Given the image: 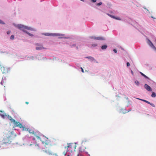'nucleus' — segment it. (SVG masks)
<instances>
[{"mask_svg": "<svg viewBox=\"0 0 156 156\" xmlns=\"http://www.w3.org/2000/svg\"><path fill=\"white\" fill-rule=\"evenodd\" d=\"M0 112H3L2 111H0Z\"/></svg>", "mask_w": 156, "mask_h": 156, "instance_id": "ea45409f", "label": "nucleus"}, {"mask_svg": "<svg viewBox=\"0 0 156 156\" xmlns=\"http://www.w3.org/2000/svg\"><path fill=\"white\" fill-rule=\"evenodd\" d=\"M12 122H13L14 123L15 126L16 127H18L20 128H23V130H26L27 128H24L23 126L22 125L20 122H17L14 120H13V121Z\"/></svg>", "mask_w": 156, "mask_h": 156, "instance_id": "20e7f679", "label": "nucleus"}, {"mask_svg": "<svg viewBox=\"0 0 156 156\" xmlns=\"http://www.w3.org/2000/svg\"><path fill=\"white\" fill-rule=\"evenodd\" d=\"M145 88L148 91H151L152 89L147 84H145L144 85Z\"/></svg>", "mask_w": 156, "mask_h": 156, "instance_id": "f8f14e48", "label": "nucleus"}, {"mask_svg": "<svg viewBox=\"0 0 156 156\" xmlns=\"http://www.w3.org/2000/svg\"><path fill=\"white\" fill-rule=\"evenodd\" d=\"M67 147V149H69L68 150H70L72 151H73L75 150L76 146L75 145L73 144H68V145L67 146V147Z\"/></svg>", "mask_w": 156, "mask_h": 156, "instance_id": "39448f33", "label": "nucleus"}, {"mask_svg": "<svg viewBox=\"0 0 156 156\" xmlns=\"http://www.w3.org/2000/svg\"><path fill=\"white\" fill-rule=\"evenodd\" d=\"M38 146V147H39L38 145L37 144H35V146Z\"/></svg>", "mask_w": 156, "mask_h": 156, "instance_id": "e433bc0d", "label": "nucleus"}, {"mask_svg": "<svg viewBox=\"0 0 156 156\" xmlns=\"http://www.w3.org/2000/svg\"><path fill=\"white\" fill-rule=\"evenodd\" d=\"M7 117L8 119L11 121V122H12L13 121V120H14V119H13L11 116L9 115H8Z\"/></svg>", "mask_w": 156, "mask_h": 156, "instance_id": "a211bd4d", "label": "nucleus"}, {"mask_svg": "<svg viewBox=\"0 0 156 156\" xmlns=\"http://www.w3.org/2000/svg\"><path fill=\"white\" fill-rule=\"evenodd\" d=\"M0 115L3 118H5L7 116V115H6V114L5 113H4L2 114H0Z\"/></svg>", "mask_w": 156, "mask_h": 156, "instance_id": "2eb2a0df", "label": "nucleus"}, {"mask_svg": "<svg viewBox=\"0 0 156 156\" xmlns=\"http://www.w3.org/2000/svg\"><path fill=\"white\" fill-rule=\"evenodd\" d=\"M43 144L45 146L46 145H55L56 144V140L54 139H52L51 141H48L47 140L45 141H42Z\"/></svg>", "mask_w": 156, "mask_h": 156, "instance_id": "7ed1b4c3", "label": "nucleus"}, {"mask_svg": "<svg viewBox=\"0 0 156 156\" xmlns=\"http://www.w3.org/2000/svg\"><path fill=\"white\" fill-rule=\"evenodd\" d=\"M109 16L112 18H114L118 20H121V19L119 18H116L114 16L111 15H109Z\"/></svg>", "mask_w": 156, "mask_h": 156, "instance_id": "4be33fe9", "label": "nucleus"}, {"mask_svg": "<svg viewBox=\"0 0 156 156\" xmlns=\"http://www.w3.org/2000/svg\"><path fill=\"white\" fill-rule=\"evenodd\" d=\"M107 48V46L106 45H104L102 46L101 48V49L103 50L106 49Z\"/></svg>", "mask_w": 156, "mask_h": 156, "instance_id": "412c9836", "label": "nucleus"}, {"mask_svg": "<svg viewBox=\"0 0 156 156\" xmlns=\"http://www.w3.org/2000/svg\"><path fill=\"white\" fill-rule=\"evenodd\" d=\"M6 81L5 78H2V80L1 82V84L2 85H4V87H5V85H6Z\"/></svg>", "mask_w": 156, "mask_h": 156, "instance_id": "9d476101", "label": "nucleus"}, {"mask_svg": "<svg viewBox=\"0 0 156 156\" xmlns=\"http://www.w3.org/2000/svg\"><path fill=\"white\" fill-rule=\"evenodd\" d=\"M0 68L3 73H6L8 71V69L7 68L4 67L0 65Z\"/></svg>", "mask_w": 156, "mask_h": 156, "instance_id": "6e6552de", "label": "nucleus"}, {"mask_svg": "<svg viewBox=\"0 0 156 156\" xmlns=\"http://www.w3.org/2000/svg\"><path fill=\"white\" fill-rule=\"evenodd\" d=\"M36 49L37 50H41L43 49H45V48L41 44H36Z\"/></svg>", "mask_w": 156, "mask_h": 156, "instance_id": "0eeeda50", "label": "nucleus"}, {"mask_svg": "<svg viewBox=\"0 0 156 156\" xmlns=\"http://www.w3.org/2000/svg\"><path fill=\"white\" fill-rule=\"evenodd\" d=\"M25 103L27 104H29V102H25Z\"/></svg>", "mask_w": 156, "mask_h": 156, "instance_id": "c9c22d12", "label": "nucleus"}, {"mask_svg": "<svg viewBox=\"0 0 156 156\" xmlns=\"http://www.w3.org/2000/svg\"><path fill=\"white\" fill-rule=\"evenodd\" d=\"M113 51H114V52L115 53H116L117 52V50L115 49H114L113 50Z\"/></svg>", "mask_w": 156, "mask_h": 156, "instance_id": "2f4dec72", "label": "nucleus"}, {"mask_svg": "<svg viewBox=\"0 0 156 156\" xmlns=\"http://www.w3.org/2000/svg\"><path fill=\"white\" fill-rule=\"evenodd\" d=\"M11 31H8L7 32V33L8 34H9L10 33Z\"/></svg>", "mask_w": 156, "mask_h": 156, "instance_id": "c756f323", "label": "nucleus"}, {"mask_svg": "<svg viewBox=\"0 0 156 156\" xmlns=\"http://www.w3.org/2000/svg\"><path fill=\"white\" fill-rule=\"evenodd\" d=\"M27 130L30 133H32V134H33L34 132L35 131H33V130H31V129H29V130H28V129H27Z\"/></svg>", "mask_w": 156, "mask_h": 156, "instance_id": "5701e85b", "label": "nucleus"}, {"mask_svg": "<svg viewBox=\"0 0 156 156\" xmlns=\"http://www.w3.org/2000/svg\"><path fill=\"white\" fill-rule=\"evenodd\" d=\"M94 46H96V45L94 44Z\"/></svg>", "mask_w": 156, "mask_h": 156, "instance_id": "58836bf2", "label": "nucleus"}, {"mask_svg": "<svg viewBox=\"0 0 156 156\" xmlns=\"http://www.w3.org/2000/svg\"><path fill=\"white\" fill-rule=\"evenodd\" d=\"M16 27L18 28L24 32H25L30 36L31 37H33L34 36L33 34L30 33L28 32L25 30L26 29L34 31H35V30L34 29L30 27L25 26L21 24H18L16 26Z\"/></svg>", "mask_w": 156, "mask_h": 156, "instance_id": "f257e3e1", "label": "nucleus"}, {"mask_svg": "<svg viewBox=\"0 0 156 156\" xmlns=\"http://www.w3.org/2000/svg\"><path fill=\"white\" fill-rule=\"evenodd\" d=\"M135 83H136V84L137 85H139V82L138 81H135Z\"/></svg>", "mask_w": 156, "mask_h": 156, "instance_id": "bb28decb", "label": "nucleus"}, {"mask_svg": "<svg viewBox=\"0 0 156 156\" xmlns=\"http://www.w3.org/2000/svg\"><path fill=\"white\" fill-rule=\"evenodd\" d=\"M67 156H79V155L78 154H76L75 153H73L72 154H68L67 155Z\"/></svg>", "mask_w": 156, "mask_h": 156, "instance_id": "dca6fc26", "label": "nucleus"}, {"mask_svg": "<svg viewBox=\"0 0 156 156\" xmlns=\"http://www.w3.org/2000/svg\"><path fill=\"white\" fill-rule=\"evenodd\" d=\"M102 4V3L101 2H99V3H98L97 4V5H98V6H100Z\"/></svg>", "mask_w": 156, "mask_h": 156, "instance_id": "cd10ccee", "label": "nucleus"}, {"mask_svg": "<svg viewBox=\"0 0 156 156\" xmlns=\"http://www.w3.org/2000/svg\"><path fill=\"white\" fill-rule=\"evenodd\" d=\"M86 58L91 60L92 61H95V59L92 57H91V56L86 57Z\"/></svg>", "mask_w": 156, "mask_h": 156, "instance_id": "f3484780", "label": "nucleus"}, {"mask_svg": "<svg viewBox=\"0 0 156 156\" xmlns=\"http://www.w3.org/2000/svg\"><path fill=\"white\" fill-rule=\"evenodd\" d=\"M149 104L150 105H151L152 107H155V105L153 103H151L150 102V104Z\"/></svg>", "mask_w": 156, "mask_h": 156, "instance_id": "a878e982", "label": "nucleus"}, {"mask_svg": "<svg viewBox=\"0 0 156 156\" xmlns=\"http://www.w3.org/2000/svg\"><path fill=\"white\" fill-rule=\"evenodd\" d=\"M33 140H35V137H34L33 138Z\"/></svg>", "mask_w": 156, "mask_h": 156, "instance_id": "4c0bfd02", "label": "nucleus"}, {"mask_svg": "<svg viewBox=\"0 0 156 156\" xmlns=\"http://www.w3.org/2000/svg\"><path fill=\"white\" fill-rule=\"evenodd\" d=\"M35 137L37 139L41 140L40 136H41V133L38 131H35L33 134Z\"/></svg>", "mask_w": 156, "mask_h": 156, "instance_id": "423d86ee", "label": "nucleus"}, {"mask_svg": "<svg viewBox=\"0 0 156 156\" xmlns=\"http://www.w3.org/2000/svg\"><path fill=\"white\" fill-rule=\"evenodd\" d=\"M138 99L140 100L143 101L145 102H146L147 104H150V102H149L148 101L146 100H144V99Z\"/></svg>", "mask_w": 156, "mask_h": 156, "instance_id": "6ab92c4d", "label": "nucleus"}, {"mask_svg": "<svg viewBox=\"0 0 156 156\" xmlns=\"http://www.w3.org/2000/svg\"><path fill=\"white\" fill-rule=\"evenodd\" d=\"M91 1L94 2H95L96 1V0H91Z\"/></svg>", "mask_w": 156, "mask_h": 156, "instance_id": "f704fd0d", "label": "nucleus"}, {"mask_svg": "<svg viewBox=\"0 0 156 156\" xmlns=\"http://www.w3.org/2000/svg\"><path fill=\"white\" fill-rule=\"evenodd\" d=\"M44 151L47 154L49 155H51L52 154V152L49 150L45 151L44 150Z\"/></svg>", "mask_w": 156, "mask_h": 156, "instance_id": "ddd939ff", "label": "nucleus"}, {"mask_svg": "<svg viewBox=\"0 0 156 156\" xmlns=\"http://www.w3.org/2000/svg\"><path fill=\"white\" fill-rule=\"evenodd\" d=\"M151 97L153 98H155L156 97L155 93L153 92L151 94Z\"/></svg>", "mask_w": 156, "mask_h": 156, "instance_id": "b1692460", "label": "nucleus"}, {"mask_svg": "<svg viewBox=\"0 0 156 156\" xmlns=\"http://www.w3.org/2000/svg\"><path fill=\"white\" fill-rule=\"evenodd\" d=\"M14 35H12L10 37V39L11 40H13L14 39Z\"/></svg>", "mask_w": 156, "mask_h": 156, "instance_id": "393cba45", "label": "nucleus"}, {"mask_svg": "<svg viewBox=\"0 0 156 156\" xmlns=\"http://www.w3.org/2000/svg\"><path fill=\"white\" fill-rule=\"evenodd\" d=\"M11 135L12 134H11L9 136H5L3 139L0 141L1 144H10L11 143L12 140Z\"/></svg>", "mask_w": 156, "mask_h": 156, "instance_id": "f03ea898", "label": "nucleus"}, {"mask_svg": "<svg viewBox=\"0 0 156 156\" xmlns=\"http://www.w3.org/2000/svg\"><path fill=\"white\" fill-rule=\"evenodd\" d=\"M126 65L128 67L129 66H130L129 63V62H127L126 63Z\"/></svg>", "mask_w": 156, "mask_h": 156, "instance_id": "c85d7f7f", "label": "nucleus"}, {"mask_svg": "<svg viewBox=\"0 0 156 156\" xmlns=\"http://www.w3.org/2000/svg\"><path fill=\"white\" fill-rule=\"evenodd\" d=\"M66 152H67L66 151H64L63 154L64 155H66Z\"/></svg>", "mask_w": 156, "mask_h": 156, "instance_id": "7c9ffc66", "label": "nucleus"}, {"mask_svg": "<svg viewBox=\"0 0 156 156\" xmlns=\"http://www.w3.org/2000/svg\"><path fill=\"white\" fill-rule=\"evenodd\" d=\"M140 73L141 74V75L143 76H144V77L147 78V79H150L148 77H147L146 76L145 74H143V73H142V72H140Z\"/></svg>", "mask_w": 156, "mask_h": 156, "instance_id": "aec40b11", "label": "nucleus"}, {"mask_svg": "<svg viewBox=\"0 0 156 156\" xmlns=\"http://www.w3.org/2000/svg\"><path fill=\"white\" fill-rule=\"evenodd\" d=\"M44 35L45 36H59L61 35L59 34H53L52 33H44Z\"/></svg>", "mask_w": 156, "mask_h": 156, "instance_id": "1a4fd4ad", "label": "nucleus"}, {"mask_svg": "<svg viewBox=\"0 0 156 156\" xmlns=\"http://www.w3.org/2000/svg\"><path fill=\"white\" fill-rule=\"evenodd\" d=\"M94 38L95 40H104L105 39L104 38L102 37H94Z\"/></svg>", "mask_w": 156, "mask_h": 156, "instance_id": "4468645a", "label": "nucleus"}, {"mask_svg": "<svg viewBox=\"0 0 156 156\" xmlns=\"http://www.w3.org/2000/svg\"><path fill=\"white\" fill-rule=\"evenodd\" d=\"M148 43L151 46V47L154 49L156 50V48L154 47L152 43L149 40H148Z\"/></svg>", "mask_w": 156, "mask_h": 156, "instance_id": "9b49d317", "label": "nucleus"}, {"mask_svg": "<svg viewBox=\"0 0 156 156\" xmlns=\"http://www.w3.org/2000/svg\"><path fill=\"white\" fill-rule=\"evenodd\" d=\"M0 23L4 24V23L1 20H0Z\"/></svg>", "mask_w": 156, "mask_h": 156, "instance_id": "473e14b6", "label": "nucleus"}, {"mask_svg": "<svg viewBox=\"0 0 156 156\" xmlns=\"http://www.w3.org/2000/svg\"><path fill=\"white\" fill-rule=\"evenodd\" d=\"M81 71H82V72H83V73H84V70H83V68H82V67H81Z\"/></svg>", "mask_w": 156, "mask_h": 156, "instance_id": "72a5a7b5", "label": "nucleus"}]
</instances>
